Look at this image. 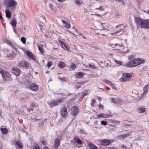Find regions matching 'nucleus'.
Instances as JSON below:
<instances>
[{"label": "nucleus", "mask_w": 149, "mask_h": 149, "mask_svg": "<svg viewBox=\"0 0 149 149\" xmlns=\"http://www.w3.org/2000/svg\"><path fill=\"white\" fill-rule=\"evenodd\" d=\"M144 62L143 59L136 58L128 62L125 64V65L127 68L133 67L137 66Z\"/></svg>", "instance_id": "nucleus-1"}, {"label": "nucleus", "mask_w": 149, "mask_h": 149, "mask_svg": "<svg viewBox=\"0 0 149 149\" xmlns=\"http://www.w3.org/2000/svg\"><path fill=\"white\" fill-rule=\"evenodd\" d=\"M135 20L137 25H139L141 28L149 29V19L143 20L138 17H136Z\"/></svg>", "instance_id": "nucleus-2"}, {"label": "nucleus", "mask_w": 149, "mask_h": 149, "mask_svg": "<svg viewBox=\"0 0 149 149\" xmlns=\"http://www.w3.org/2000/svg\"><path fill=\"white\" fill-rule=\"evenodd\" d=\"M4 3L7 7H12V9L15 10L17 3L14 0H5Z\"/></svg>", "instance_id": "nucleus-3"}, {"label": "nucleus", "mask_w": 149, "mask_h": 149, "mask_svg": "<svg viewBox=\"0 0 149 149\" xmlns=\"http://www.w3.org/2000/svg\"><path fill=\"white\" fill-rule=\"evenodd\" d=\"M31 106L32 108H29L28 110V111L30 113H32L33 112V109L38 110V106L37 104L32 102L31 104Z\"/></svg>", "instance_id": "nucleus-4"}, {"label": "nucleus", "mask_w": 149, "mask_h": 149, "mask_svg": "<svg viewBox=\"0 0 149 149\" xmlns=\"http://www.w3.org/2000/svg\"><path fill=\"white\" fill-rule=\"evenodd\" d=\"M18 65L19 67L25 68L26 69H27L29 67V64L27 62L23 60L21 61L18 63Z\"/></svg>", "instance_id": "nucleus-5"}, {"label": "nucleus", "mask_w": 149, "mask_h": 149, "mask_svg": "<svg viewBox=\"0 0 149 149\" xmlns=\"http://www.w3.org/2000/svg\"><path fill=\"white\" fill-rule=\"evenodd\" d=\"M98 141L100 142L101 145L104 146H107L111 143L110 141L108 139H99Z\"/></svg>", "instance_id": "nucleus-6"}, {"label": "nucleus", "mask_w": 149, "mask_h": 149, "mask_svg": "<svg viewBox=\"0 0 149 149\" xmlns=\"http://www.w3.org/2000/svg\"><path fill=\"white\" fill-rule=\"evenodd\" d=\"M132 77V76L130 74L124 73H123L121 79L123 81H129Z\"/></svg>", "instance_id": "nucleus-7"}, {"label": "nucleus", "mask_w": 149, "mask_h": 149, "mask_svg": "<svg viewBox=\"0 0 149 149\" xmlns=\"http://www.w3.org/2000/svg\"><path fill=\"white\" fill-rule=\"evenodd\" d=\"M61 115L63 118H66L67 117L68 113L67 109L65 107L61 108L60 110Z\"/></svg>", "instance_id": "nucleus-8"}, {"label": "nucleus", "mask_w": 149, "mask_h": 149, "mask_svg": "<svg viewBox=\"0 0 149 149\" xmlns=\"http://www.w3.org/2000/svg\"><path fill=\"white\" fill-rule=\"evenodd\" d=\"M79 111V110L77 107L73 106L72 109L71 115L73 116H75L78 114Z\"/></svg>", "instance_id": "nucleus-9"}, {"label": "nucleus", "mask_w": 149, "mask_h": 149, "mask_svg": "<svg viewBox=\"0 0 149 149\" xmlns=\"http://www.w3.org/2000/svg\"><path fill=\"white\" fill-rule=\"evenodd\" d=\"M61 139H60L59 138H57L55 139L53 145L54 149H57L58 148V147L60 145V141Z\"/></svg>", "instance_id": "nucleus-10"}, {"label": "nucleus", "mask_w": 149, "mask_h": 149, "mask_svg": "<svg viewBox=\"0 0 149 149\" xmlns=\"http://www.w3.org/2000/svg\"><path fill=\"white\" fill-rule=\"evenodd\" d=\"M2 77L4 81L9 80L10 78L11 75L8 72L6 71L2 75Z\"/></svg>", "instance_id": "nucleus-11"}, {"label": "nucleus", "mask_w": 149, "mask_h": 149, "mask_svg": "<svg viewBox=\"0 0 149 149\" xmlns=\"http://www.w3.org/2000/svg\"><path fill=\"white\" fill-rule=\"evenodd\" d=\"M111 102L112 103L121 104L124 102V100L120 98H113L111 99Z\"/></svg>", "instance_id": "nucleus-12"}, {"label": "nucleus", "mask_w": 149, "mask_h": 149, "mask_svg": "<svg viewBox=\"0 0 149 149\" xmlns=\"http://www.w3.org/2000/svg\"><path fill=\"white\" fill-rule=\"evenodd\" d=\"M29 87L30 89L34 91H36L39 88L38 85L35 83L31 84Z\"/></svg>", "instance_id": "nucleus-13"}, {"label": "nucleus", "mask_w": 149, "mask_h": 149, "mask_svg": "<svg viewBox=\"0 0 149 149\" xmlns=\"http://www.w3.org/2000/svg\"><path fill=\"white\" fill-rule=\"evenodd\" d=\"M12 71L14 74L16 76H19L21 73L19 69L17 68H13L12 69Z\"/></svg>", "instance_id": "nucleus-14"}, {"label": "nucleus", "mask_w": 149, "mask_h": 149, "mask_svg": "<svg viewBox=\"0 0 149 149\" xmlns=\"http://www.w3.org/2000/svg\"><path fill=\"white\" fill-rule=\"evenodd\" d=\"M26 53L28 57H29L30 58L34 61H35L36 60V58H35L34 55L31 53V52L29 51H26Z\"/></svg>", "instance_id": "nucleus-15"}, {"label": "nucleus", "mask_w": 149, "mask_h": 149, "mask_svg": "<svg viewBox=\"0 0 149 149\" xmlns=\"http://www.w3.org/2000/svg\"><path fill=\"white\" fill-rule=\"evenodd\" d=\"M15 144L17 149H22L23 148L22 143L19 141H17Z\"/></svg>", "instance_id": "nucleus-16"}, {"label": "nucleus", "mask_w": 149, "mask_h": 149, "mask_svg": "<svg viewBox=\"0 0 149 149\" xmlns=\"http://www.w3.org/2000/svg\"><path fill=\"white\" fill-rule=\"evenodd\" d=\"M62 22L64 26L66 28L69 29L70 27V25L68 21H65L62 20Z\"/></svg>", "instance_id": "nucleus-17"}, {"label": "nucleus", "mask_w": 149, "mask_h": 149, "mask_svg": "<svg viewBox=\"0 0 149 149\" xmlns=\"http://www.w3.org/2000/svg\"><path fill=\"white\" fill-rule=\"evenodd\" d=\"M15 54L14 53L13 51L11 53H10L9 54H8L7 55V57L8 58L10 59H12L15 57Z\"/></svg>", "instance_id": "nucleus-18"}, {"label": "nucleus", "mask_w": 149, "mask_h": 149, "mask_svg": "<svg viewBox=\"0 0 149 149\" xmlns=\"http://www.w3.org/2000/svg\"><path fill=\"white\" fill-rule=\"evenodd\" d=\"M60 42L61 44L65 50L67 51H68L69 50L70 47L69 46L61 41Z\"/></svg>", "instance_id": "nucleus-19"}, {"label": "nucleus", "mask_w": 149, "mask_h": 149, "mask_svg": "<svg viewBox=\"0 0 149 149\" xmlns=\"http://www.w3.org/2000/svg\"><path fill=\"white\" fill-rule=\"evenodd\" d=\"M130 135V134L121 135L118 136H117V138L118 139H124L127 138V137L129 136Z\"/></svg>", "instance_id": "nucleus-20"}, {"label": "nucleus", "mask_w": 149, "mask_h": 149, "mask_svg": "<svg viewBox=\"0 0 149 149\" xmlns=\"http://www.w3.org/2000/svg\"><path fill=\"white\" fill-rule=\"evenodd\" d=\"M88 146L91 149H98L96 145L91 142L88 143Z\"/></svg>", "instance_id": "nucleus-21"}, {"label": "nucleus", "mask_w": 149, "mask_h": 149, "mask_svg": "<svg viewBox=\"0 0 149 149\" xmlns=\"http://www.w3.org/2000/svg\"><path fill=\"white\" fill-rule=\"evenodd\" d=\"M6 17L8 18H10L11 17V13L8 10H5Z\"/></svg>", "instance_id": "nucleus-22"}, {"label": "nucleus", "mask_w": 149, "mask_h": 149, "mask_svg": "<svg viewBox=\"0 0 149 149\" xmlns=\"http://www.w3.org/2000/svg\"><path fill=\"white\" fill-rule=\"evenodd\" d=\"M65 63L62 61L60 62L58 64V66L61 68H63L65 67Z\"/></svg>", "instance_id": "nucleus-23"}, {"label": "nucleus", "mask_w": 149, "mask_h": 149, "mask_svg": "<svg viewBox=\"0 0 149 149\" xmlns=\"http://www.w3.org/2000/svg\"><path fill=\"white\" fill-rule=\"evenodd\" d=\"M74 141L79 144H82V142L78 138H75L74 139Z\"/></svg>", "instance_id": "nucleus-24"}, {"label": "nucleus", "mask_w": 149, "mask_h": 149, "mask_svg": "<svg viewBox=\"0 0 149 149\" xmlns=\"http://www.w3.org/2000/svg\"><path fill=\"white\" fill-rule=\"evenodd\" d=\"M1 131L3 134H6L8 132V130L6 128H2L1 129Z\"/></svg>", "instance_id": "nucleus-25"}, {"label": "nucleus", "mask_w": 149, "mask_h": 149, "mask_svg": "<svg viewBox=\"0 0 149 149\" xmlns=\"http://www.w3.org/2000/svg\"><path fill=\"white\" fill-rule=\"evenodd\" d=\"M148 89V88L146 86H145L143 89V95H145L147 93Z\"/></svg>", "instance_id": "nucleus-26"}, {"label": "nucleus", "mask_w": 149, "mask_h": 149, "mask_svg": "<svg viewBox=\"0 0 149 149\" xmlns=\"http://www.w3.org/2000/svg\"><path fill=\"white\" fill-rule=\"evenodd\" d=\"M76 75L77 76V77L79 78H82L83 77V73L82 72H78L77 73Z\"/></svg>", "instance_id": "nucleus-27"}, {"label": "nucleus", "mask_w": 149, "mask_h": 149, "mask_svg": "<svg viewBox=\"0 0 149 149\" xmlns=\"http://www.w3.org/2000/svg\"><path fill=\"white\" fill-rule=\"evenodd\" d=\"M125 28V27L124 26H123V28L120 27V30L119 31H116L115 32L113 33H112L111 34L112 35L115 34H117L120 32H121L122 31H123L124 30V29Z\"/></svg>", "instance_id": "nucleus-28"}, {"label": "nucleus", "mask_w": 149, "mask_h": 149, "mask_svg": "<svg viewBox=\"0 0 149 149\" xmlns=\"http://www.w3.org/2000/svg\"><path fill=\"white\" fill-rule=\"evenodd\" d=\"M11 24L12 25L13 28L15 27L17 24L16 20L15 19L13 20L11 22Z\"/></svg>", "instance_id": "nucleus-29"}, {"label": "nucleus", "mask_w": 149, "mask_h": 149, "mask_svg": "<svg viewBox=\"0 0 149 149\" xmlns=\"http://www.w3.org/2000/svg\"><path fill=\"white\" fill-rule=\"evenodd\" d=\"M76 4L77 6H80L83 3L79 0H77L74 1Z\"/></svg>", "instance_id": "nucleus-30"}, {"label": "nucleus", "mask_w": 149, "mask_h": 149, "mask_svg": "<svg viewBox=\"0 0 149 149\" xmlns=\"http://www.w3.org/2000/svg\"><path fill=\"white\" fill-rule=\"evenodd\" d=\"M146 110V109L144 107H141L139 109V111L140 113L144 112Z\"/></svg>", "instance_id": "nucleus-31"}, {"label": "nucleus", "mask_w": 149, "mask_h": 149, "mask_svg": "<svg viewBox=\"0 0 149 149\" xmlns=\"http://www.w3.org/2000/svg\"><path fill=\"white\" fill-rule=\"evenodd\" d=\"M38 47L41 53L42 54H43L44 53V51L42 47H41L39 45H38Z\"/></svg>", "instance_id": "nucleus-32"}, {"label": "nucleus", "mask_w": 149, "mask_h": 149, "mask_svg": "<svg viewBox=\"0 0 149 149\" xmlns=\"http://www.w3.org/2000/svg\"><path fill=\"white\" fill-rule=\"evenodd\" d=\"M111 123L116 124L117 125H118L119 123L120 122V121H118L117 120H111Z\"/></svg>", "instance_id": "nucleus-33"}, {"label": "nucleus", "mask_w": 149, "mask_h": 149, "mask_svg": "<svg viewBox=\"0 0 149 149\" xmlns=\"http://www.w3.org/2000/svg\"><path fill=\"white\" fill-rule=\"evenodd\" d=\"M104 81L106 83L108 84L109 85H112L113 83L111 81L108 80H105Z\"/></svg>", "instance_id": "nucleus-34"}, {"label": "nucleus", "mask_w": 149, "mask_h": 149, "mask_svg": "<svg viewBox=\"0 0 149 149\" xmlns=\"http://www.w3.org/2000/svg\"><path fill=\"white\" fill-rule=\"evenodd\" d=\"M96 102V101L94 99H92L91 100V106L93 107L94 106V104Z\"/></svg>", "instance_id": "nucleus-35"}, {"label": "nucleus", "mask_w": 149, "mask_h": 149, "mask_svg": "<svg viewBox=\"0 0 149 149\" xmlns=\"http://www.w3.org/2000/svg\"><path fill=\"white\" fill-rule=\"evenodd\" d=\"M58 79L60 80H61L63 82L66 81V78L65 77H59L58 78Z\"/></svg>", "instance_id": "nucleus-36"}, {"label": "nucleus", "mask_w": 149, "mask_h": 149, "mask_svg": "<svg viewBox=\"0 0 149 149\" xmlns=\"http://www.w3.org/2000/svg\"><path fill=\"white\" fill-rule=\"evenodd\" d=\"M6 71L4 69L0 67V73H1L2 75Z\"/></svg>", "instance_id": "nucleus-37"}, {"label": "nucleus", "mask_w": 149, "mask_h": 149, "mask_svg": "<svg viewBox=\"0 0 149 149\" xmlns=\"http://www.w3.org/2000/svg\"><path fill=\"white\" fill-rule=\"evenodd\" d=\"M21 40L22 42L24 44H25L26 42V40L25 38L22 37L21 38Z\"/></svg>", "instance_id": "nucleus-38"}, {"label": "nucleus", "mask_w": 149, "mask_h": 149, "mask_svg": "<svg viewBox=\"0 0 149 149\" xmlns=\"http://www.w3.org/2000/svg\"><path fill=\"white\" fill-rule=\"evenodd\" d=\"M82 95L81 96L82 97H83L84 98L86 96L88 95V93L87 91H86L85 92H83L82 93Z\"/></svg>", "instance_id": "nucleus-39"}, {"label": "nucleus", "mask_w": 149, "mask_h": 149, "mask_svg": "<svg viewBox=\"0 0 149 149\" xmlns=\"http://www.w3.org/2000/svg\"><path fill=\"white\" fill-rule=\"evenodd\" d=\"M37 24L40 27L41 30H42L44 29L43 28V26L42 25H41L40 23H37Z\"/></svg>", "instance_id": "nucleus-40"}, {"label": "nucleus", "mask_w": 149, "mask_h": 149, "mask_svg": "<svg viewBox=\"0 0 149 149\" xmlns=\"http://www.w3.org/2000/svg\"><path fill=\"white\" fill-rule=\"evenodd\" d=\"M107 122L106 121L102 120L101 122V124L102 125H106L107 124Z\"/></svg>", "instance_id": "nucleus-41"}, {"label": "nucleus", "mask_w": 149, "mask_h": 149, "mask_svg": "<svg viewBox=\"0 0 149 149\" xmlns=\"http://www.w3.org/2000/svg\"><path fill=\"white\" fill-rule=\"evenodd\" d=\"M33 149H40V146L38 144H35L33 147Z\"/></svg>", "instance_id": "nucleus-42"}, {"label": "nucleus", "mask_w": 149, "mask_h": 149, "mask_svg": "<svg viewBox=\"0 0 149 149\" xmlns=\"http://www.w3.org/2000/svg\"><path fill=\"white\" fill-rule=\"evenodd\" d=\"M52 62L51 61H49L47 65V66H48V67L49 68L52 66Z\"/></svg>", "instance_id": "nucleus-43"}, {"label": "nucleus", "mask_w": 149, "mask_h": 149, "mask_svg": "<svg viewBox=\"0 0 149 149\" xmlns=\"http://www.w3.org/2000/svg\"><path fill=\"white\" fill-rule=\"evenodd\" d=\"M10 45L13 49L15 50L17 49L15 47L14 45H13L11 43H10Z\"/></svg>", "instance_id": "nucleus-44"}, {"label": "nucleus", "mask_w": 149, "mask_h": 149, "mask_svg": "<svg viewBox=\"0 0 149 149\" xmlns=\"http://www.w3.org/2000/svg\"><path fill=\"white\" fill-rule=\"evenodd\" d=\"M96 10H99L100 11L103 10L104 9L103 8V6H101L100 7L98 8H96Z\"/></svg>", "instance_id": "nucleus-45"}, {"label": "nucleus", "mask_w": 149, "mask_h": 149, "mask_svg": "<svg viewBox=\"0 0 149 149\" xmlns=\"http://www.w3.org/2000/svg\"><path fill=\"white\" fill-rule=\"evenodd\" d=\"M134 58V56L133 55H131L128 56V58L130 60H132Z\"/></svg>", "instance_id": "nucleus-46"}, {"label": "nucleus", "mask_w": 149, "mask_h": 149, "mask_svg": "<svg viewBox=\"0 0 149 149\" xmlns=\"http://www.w3.org/2000/svg\"><path fill=\"white\" fill-rule=\"evenodd\" d=\"M71 67L73 69L75 68H76V65L75 64L72 63L71 65Z\"/></svg>", "instance_id": "nucleus-47"}, {"label": "nucleus", "mask_w": 149, "mask_h": 149, "mask_svg": "<svg viewBox=\"0 0 149 149\" xmlns=\"http://www.w3.org/2000/svg\"><path fill=\"white\" fill-rule=\"evenodd\" d=\"M62 100L63 99H58L57 100L56 102H57V103H58V104H59L61 103L62 101Z\"/></svg>", "instance_id": "nucleus-48"}, {"label": "nucleus", "mask_w": 149, "mask_h": 149, "mask_svg": "<svg viewBox=\"0 0 149 149\" xmlns=\"http://www.w3.org/2000/svg\"><path fill=\"white\" fill-rule=\"evenodd\" d=\"M49 8L52 10H53L54 6H53V5L52 4H51V3L49 4Z\"/></svg>", "instance_id": "nucleus-49"}, {"label": "nucleus", "mask_w": 149, "mask_h": 149, "mask_svg": "<svg viewBox=\"0 0 149 149\" xmlns=\"http://www.w3.org/2000/svg\"><path fill=\"white\" fill-rule=\"evenodd\" d=\"M103 106L100 103L99 104L98 106V108L99 109H103Z\"/></svg>", "instance_id": "nucleus-50"}, {"label": "nucleus", "mask_w": 149, "mask_h": 149, "mask_svg": "<svg viewBox=\"0 0 149 149\" xmlns=\"http://www.w3.org/2000/svg\"><path fill=\"white\" fill-rule=\"evenodd\" d=\"M98 117H104V118L105 117L104 116V114L103 113H102L101 114H100L98 115Z\"/></svg>", "instance_id": "nucleus-51"}, {"label": "nucleus", "mask_w": 149, "mask_h": 149, "mask_svg": "<svg viewBox=\"0 0 149 149\" xmlns=\"http://www.w3.org/2000/svg\"><path fill=\"white\" fill-rule=\"evenodd\" d=\"M89 66L92 68L94 69L95 68V66L94 65H92L91 64H89Z\"/></svg>", "instance_id": "nucleus-52"}, {"label": "nucleus", "mask_w": 149, "mask_h": 149, "mask_svg": "<svg viewBox=\"0 0 149 149\" xmlns=\"http://www.w3.org/2000/svg\"><path fill=\"white\" fill-rule=\"evenodd\" d=\"M91 49H94L95 50H96V49H98L99 48L96 47L94 46L91 47Z\"/></svg>", "instance_id": "nucleus-53"}, {"label": "nucleus", "mask_w": 149, "mask_h": 149, "mask_svg": "<svg viewBox=\"0 0 149 149\" xmlns=\"http://www.w3.org/2000/svg\"><path fill=\"white\" fill-rule=\"evenodd\" d=\"M53 103V107L56 106L58 104V103H57V102H54Z\"/></svg>", "instance_id": "nucleus-54"}, {"label": "nucleus", "mask_w": 149, "mask_h": 149, "mask_svg": "<svg viewBox=\"0 0 149 149\" xmlns=\"http://www.w3.org/2000/svg\"><path fill=\"white\" fill-rule=\"evenodd\" d=\"M49 105L50 108H52L53 107L52 103H49Z\"/></svg>", "instance_id": "nucleus-55"}, {"label": "nucleus", "mask_w": 149, "mask_h": 149, "mask_svg": "<svg viewBox=\"0 0 149 149\" xmlns=\"http://www.w3.org/2000/svg\"><path fill=\"white\" fill-rule=\"evenodd\" d=\"M85 82V81H82V82H78L77 83L79 84H81L82 85H83L84 84Z\"/></svg>", "instance_id": "nucleus-56"}, {"label": "nucleus", "mask_w": 149, "mask_h": 149, "mask_svg": "<svg viewBox=\"0 0 149 149\" xmlns=\"http://www.w3.org/2000/svg\"><path fill=\"white\" fill-rule=\"evenodd\" d=\"M97 99L99 101H101L102 100V97H99V96H97Z\"/></svg>", "instance_id": "nucleus-57"}, {"label": "nucleus", "mask_w": 149, "mask_h": 149, "mask_svg": "<svg viewBox=\"0 0 149 149\" xmlns=\"http://www.w3.org/2000/svg\"><path fill=\"white\" fill-rule=\"evenodd\" d=\"M110 86H111L113 89H115V90H116V87L114 86L113 83L112 84V85H111Z\"/></svg>", "instance_id": "nucleus-58"}, {"label": "nucleus", "mask_w": 149, "mask_h": 149, "mask_svg": "<svg viewBox=\"0 0 149 149\" xmlns=\"http://www.w3.org/2000/svg\"><path fill=\"white\" fill-rule=\"evenodd\" d=\"M114 45H115V46L119 45V46L118 47V48H116V49H119V48L120 47V45L119 44H114Z\"/></svg>", "instance_id": "nucleus-59"}, {"label": "nucleus", "mask_w": 149, "mask_h": 149, "mask_svg": "<svg viewBox=\"0 0 149 149\" xmlns=\"http://www.w3.org/2000/svg\"><path fill=\"white\" fill-rule=\"evenodd\" d=\"M41 143L44 146L45 145H46L45 141H42L41 142Z\"/></svg>", "instance_id": "nucleus-60"}, {"label": "nucleus", "mask_w": 149, "mask_h": 149, "mask_svg": "<svg viewBox=\"0 0 149 149\" xmlns=\"http://www.w3.org/2000/svg\"><path fill=\"white\" fill-rule=\"evenodd\" d=\"M116 62H117V64L119 65H121L122 64V62L120 61H116Z\"/></svg>", "instance_id": "nucleus-61"}, {"label": "nucleus", "mask_w": 149, "mask_h": 149, "mask_svg": "<svg viewBox=\"0 0 149 149\" xmlns=\"http://www.w3.org/2000/svg\"><path fill=\"white\" fill-rule=\"evenodd\" d=\"M83 98H84V97H82L81 96L80 98L79 99V100L81 101L82 100H83Z\"/></svg>", "instance_id": "nucleus-62"}, {"label": "nucleus", "mask_w": 149, "mask_h": 149, "mask_svg": "<svg viewBox=\"0 0 149 149\" xmlns=\"http://www.w3.org/2000/svg\"><path fill=\"white\" fill-rule=\"evenodd\" d=\"M43 149H49V148L47 147H45Z\"/></svg>", "instance_id": "nucleus-63"}, {"label": "nucleus", "mask_w": 149, "mask_h": 149, "mask_svg": "<svg viewBox=\"0 0 149 149\" xmlns=\"http://www.w3.org/2000/svg\"><path fill=\"white\" fill-rule=\"evenodd\" d=\"M81 87V85H78L77 86V88H80Z\"/></svg>", "instance_id": "nucleus-64"}]
</instances>
